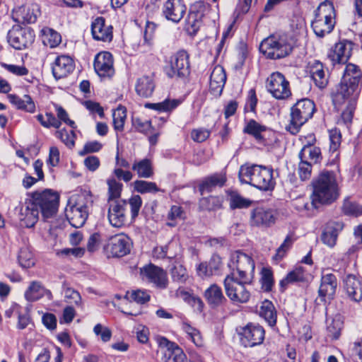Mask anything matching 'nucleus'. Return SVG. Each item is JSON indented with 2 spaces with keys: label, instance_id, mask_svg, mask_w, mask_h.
Segmentation results:
<instances>
[{
  "label": "nucleus",
  "instance_id": "nucleus-1",
  "mask_svg": "<svg viewBox=\"0 0 362 362\" xmlns=\"http://www.w3.org/2000/svg\"><path fill=\"white\" fill-rule=\"evenodd\" d=\"M310 196L312 205L319 208L335 202L339 197V189L336 174L333 171L324 170L313 182Z\"/></svg>",
  "mask_w": 362,
  "mask_h": 362
},
{
  "label": "nucleus",
  "instance_id": "nucleus-2",
  "mask_svg": "<svg viewBox=\"0 0 362 362\" xmlns=\"http://www.w3.org/2000/svg\"><path fill=\"white\" fill-rule=\"evenodd\" d=\"M242 183L249 184L262 191L272 190L276 185L273 170L259 165H243L238 173Z\"/></svg>",
  "mask_w": 362,
  "mask_h": 362
},
{
  "label": "nucleus",
  "instance_id": "nucleus-3",
  "mask_svg": "<svg viewBox=\"0 0 362 362\" xmlns=\"http://www.w3.org/2000/svg\"><path fill=\"white\" fill-rule=\"evenodd\" d=\"M128 204L131 209L132 219L134 220L142 205V199L139 195H133L128 201L120 199L108 202L107 219L112 227L119 228L124 226Z\"/></svg>",
  "mask_w": 362,
  "mask_h": 362
},
{
  "label": "nucleus",
  "instance_id": "nucleus-4",
  "mask_svg": "<svg viewBox=\"0 0 362 362\" xmlns=\"http://www.w3.org/2000/svg\"><path fill=\"white\" fill-rule=\"evenodd\" d=\"M295 44L296 40L287 34L271 35L262 41L259 49L267 58L279 59L289 55Z\"/></svg>",
  "mask_w": 362,
  "mask_h": 362
},
{
  "label": "nucleus",
  "instance_id": "nucleus-5",
  "mask_svg": "<svg viewBox=\"0 0 362 362\" xmlns=\"http://www.w3.org/2000/svg\"><path fill=\"white\" fill-rule=\"evenodd\" d=\"M335 10L329 1L322 2L317 8L311 26L318 37H324L329 34L335 25Z\"/></svg>",
  "mask_w": 362,
  "mask_h": 362
},
{
  "label": "nucleus",
  "instance_id": "nucleus-6",
  "mask_svg": "<svg viewBox=\"0 0 362 362\" xmlns=\"http://www.w3.org/2000/svg\"><path fill=\"white\" fill-rule=\"evenodd\" d=\"M362 86V71L354 64L346 65L344 74L337 87V100H341L345 95H359Z\"/></svg>",
  "mask_w": 362,
  "mask_h": 362
},
{
  "label": "nucleus",
  "instance_id": "nucleus-7",
  "mask_svg": "<svg viewBox=\"0 0 362 362\" xmlns=\"http://www.w3.org/2000/svg\"><path fill=\"white\" fill-rule=\"evenodd\" d=\"M252 280L239 279L234 274H228L224 279V288L227 296L234 303H245L249 301L251 292L248 288Z\"/></svg>",
  "mask_w": 362,
  "mask_h": 362
},
{
  "label": "nucleus",
  "instance_id": "nucleus-8",
  "mask_svg": "<svg viewBox=\"0 0 362 362\" xmlns=\"http://www.w3.org/2000/svg\"><path fill=\"white\" fill-rule=\"evenodd\" d=\"M315 111V105L313 100L303 98L298 100L291 110V121L287 127L293 134H297L300 127L306 123Z\"/></svg>",
  "mask_w": 362,
  "mask_h": 362
},
{
  "label": "nucleus",
  "instance_id": "nucleus-9",
  "mask_svg": "<svg viewBox=\"0 0 362 362\" xmlns=\"http://www.w3.org/2000/svg\"><path fill=\"white\" fill-rule=\"evenodd\" d=\"M45 218L53 216L58 210L59 194L51 189L37 190L30 193Z\"/></svg>",
  "mask_w": 362,
  "mask_h": 362
},
{
  "label": "nucleus",
  "instance_id": "nucleus-10",
  "mask_svg": "<svg viewBox=\"0 0 362 362\" xmlns=\"http://www.w3.org/2000/svg\"><path fill=\"white\" fill-rule=\"evenodd\" d=\"M228 267L230 269V274H234L235 277L253 279L255 262L250 256L237 251L231 255Z\"/></svg>",
  "mask_w": 362,
  "mask_h": 362
},
{
  "label": "nucleus",
  "instance_id": "nucleus-11",
  "mask_svg": "<svg viewBox=\"0 0 362 362\" xmlns=\"http://www.w3.org/2000/svg\"><path fill=\"white\" fill-rule=\"evenodd\" d=\"M165 72L170 78L185 77L189 74V54L185 50H180L170 57L169 64L165 67Z\"/></svg>",
  "mask_w": 362,
  "mask_h": 362
},
{
  "label": "nucleus",
  "instance_id": "nucleus-12",
  "mask_svg": "<svg viewBox=\"0 0 362 362\" xmlns=\"http://www.w3.org/2000/svg\"><path fill=\"white\" fill-rule=\"evenodd\" d=\"M21 222L27 228L33 227L39 219L40 210L30 193L16 208Z\"/></svg>",
  "mask_w": 362,
  "mask_h": 362
},
{
  "label": "nucleus",
  "instance_id": "nucleus-13",
  "mask_svg": "<svg viewBox=\"0 0 362 362\" xmlns=\"http://www.w3.org/2000/svg\"><path fill=\"white\" fill-rule=\"evenodd\" d=\"M266 86L272 96L279 100L286 99L291 94L289 82L278 71L272 73L267 78Z\"/></svg>",
  "mask_w": 362,
  "mask_h": 362
},
{
  "label": "nucleus",
  "instance_id": "nucleus-14",
  "mask_svg": "<svg viewBox=\"0 0 362 362\" xmlns=\"http://www.w3.org/2000/svg\"><path fill=\"white\" fill-rule=\"evenodd\" d=\"M8 42L16 49H23L30 45L35 39L33 31L19 25L13 26L8 33Z\"/></svg>",
  "mask_w": 362,
  "mask_h": 362
},
{
  "label": "nucleus",
  "instance_id": "nucleus-15",
  "mask_svg": "<svg viewBox=\"0 0 362 362\" xmlns=\"http://www.w3.org/2000/svg\"><path fill=\"white\" fill-rule=\"evenodd\" d=\"M40 15V6L36 3L19 6L13 9L12 12L13 21L22 24L34 23Z\"/></svg>",
  "mask_w": 362,
  "mask_h": 362
},
{
  "label": "nucleus",
  "instance_id": "nucleus-16",
  "mask_svg": "<svg viewBox=\"0 0 362 362\" xmlns=\"http://www.w3.org/2000/svg\"><path fill=\"white\" fill-rule=\"evenodd\" d=\"M131 241L129 238L123 234H117L109 239L105 250L112 257H123L130 252Z\"/></svg>",
  "mask_w": 362,
  "mask_h": 362
},
{
  "label": "nucleus",
  "instance_id": "nucleus-17",
  "mask_svg": "<svg viewBox=\"0 0 362 362\" xmlns=\"http://www.w3.org/2000/svg\"><path fill=\"white\" fill-rule=\"evenodd\" d=\"M264 334V329L262 326L249 323L242 329L241 340L245 346H255L263 342Z\"/></svg>",
  "mask_w": 362,
  "mask_h": 362
},
{
  "label": "nucleus",
  "instance_id": "nucleus-18",
  "mask_svg": "<svg viewBox=\"0 0 362 362\" xmlns=\"http://www.w3.org/2000/svg\"><path fill=\"white\" fill-rule=\"evenodd\" d=\"M343 287L347 297L352 301L362 300V280L355 274H346L343 279Z\"/></svg>",
  "mask_w": 362,
  "mask_h": 362
},
{
  "label": "nucleus",
  "instance_id": "nucleus-19",
  "mask_svg": "<svg viewBox=\"0 0 362 362\" xmlns=\"http://www.w3.org/2000/svg\"><path fill=\"white\" fill-rule=\"evenodd\" d=\"M93 66L100 77H111L115 74L112 55L108 52L98 53L95 57Z\"/></svg>",
  "mask_w": 362,
  "mask_h": 362
},
{
  "label": "nucleus",
  "instance_id": "nucleus-20",
  "mask_svg": "<svg viewBox=\"0 0 362 362\" xmlns=\"http://www.w3.org/2000/svg\"><path fill=\"white\" fill-rule=\"evenodd\" d=\"M160 347L165 348V362H187V356L182 349L175 343L170 341L165 337L158 339Z\"/></svg>",
  "mask_w": 362,
  "mask_h": 362
},
{
  "label": "nucleus",
  "instance_id": "nucleus-21",
  "mask_svg": "<svg viewBox=\"0 0 362 362\" xmlns=\"http://www.w3.org/2000/svg\"><path fill=\"white\" fill-rule=\"evenodd\" d=\"M74 59L69 55H60L55 58L52 64L54 77L58 80L68 76L74 69Z\"/></svg>",
  "mask_w": 362,
  "mask_h": 362
},
{
  "label": "nucleus",
  "instance_id": "nucleus-22",
  "mask_svg": "<svg viewBox=\"0 0 362 362\" xmlns=\"http://www.w3.org/2000/svg\"><path fill=\"white\" fill-rule=\"evenodd\" d=\"M186 9L183 0H168L163 4V13L167 20L178 23L185 14Z\"/></svg>",
  "mask_w": 362,
  "mask_h": 362
},
{
  "label": "nucleus",
  "instance_id": "nucleus-23",
  "mask_svg": "<svg viewBox=\"0 0 362 362\" xmlns=\"http://www.w3.org/2000/svg\"><path fill=\"white\" fill-rule=\"evenodd\" d=\"M65 215L70 224L74 228H80L84 225L88 216L87 206L77 203L69 204L65 209Z\"/></svg>",
  "mask_w": 362,
  "mask_h": 362
},
{
  "label": "nucleus",
  "instance_id": "nucleus-24",
  "mask_svg": "<svg viewBox=\"0 0 362 362\" xmlns=\"http://www.w3.org/2000/svg\"><path fill=\"white\" fill-rule=\"evenodd\" d=\"M113 28L107 24L103 17H97L91 23V34L94 40L110 42L113 37Z\"/></svg>",
  "mask_w": 362,
  "mask_h": 362
},
{
  "label": "nucleus",
  "instance_id": "nucleus-25",
  "mask_svg": "<svg viewBox=\"0 0 362 362\" xmlns=\"http://www.w3.org/2000/svg\"><path fill=\"white\" fill-rule=\"evenodd\" d=\"M353 43L349 40H342L334 45L329 51L328 57L335 64H345L351 55Z\"/></svg>",
  "mask_w": 362,
  "mask_h": 362
},
{
  "label": "nucleus",
  "instance_id": "nucleus-26",
  "mask_svg": "<svg viewBox=\"0 0 362 362\" xmlns=\"http://www.w3.org/2000/svg\"><path fill=\"white\" fill-rule=\"evenodd\" d=\"M276 221V214L271 209L257 207L251 211L250 223L258 227H269Z\"/></svg>",
  "mask_w": 362,
  "mask_h": 362
},
{
  "label": "nucleus",
  "instance_id": "nucleus-27",
  "mask_svg": "<svg viewBox=\"0 0 362 362\" xmlns=\"http://www.w3.org/2000/svg\"><path fill=\"white\" fill-rule=\"evenodd\" d=\"M359 95H354L353 94H349L345 95L341 100H337V93L333 95V103L335 105H340L347 102V106L344 110H343L341 117L338 121V124H349L351 122L354 112L356 109V102Z\"/></svg>",
  "mask_w": 362,
  "mask_h": 362
},
{
  "label": "nucleus",
  "instance_id": "nucleus-28",
  "mask_svg": "<svg viewBox=\"0 0 362 362\" xmlns=\"http://www.w3.org/2000/svg\"><path fill=\"white\" fill-rule=\"evenodd\" d=\"M141 274L159 288H165L168 284L166 272L160 267L150 264L141 269Z\"/></svg>",
  "mask_w": 362,
  "mask_h": 362
},
{
  "label": "nucleus",
  "instance_id": "nucleus-29",
  "mask_svg": "<svg viewBox=\"0 0 362 362\" xmlns=\"http://www.w3.org/2000/svg\"><path fill=\"white\" fill-rule=\"evenodd\" d=\"M310 76L315 86L320 89L325 88L328 83V71L319 61H314L308 66Z\"/></svg>",
  "mask_w": 362,
  "mask_h": 362
},
{
  "label": "nucleus",
  "instance_id": "nucleus-30",
  "mask_svg": "<svg viewBox=\"0 0 362 362\" xmlns=\"http://www.w3.org/2000/svg\"><path fill=\"white\" fill-rule=\"evenodd\" d=\"M337 280L333 274H325L322 276L321 284L318 290L320 300L325 301L326 297L332 298L336 292Z\"/></svg>",
  "mask_w": 362,
  "mask_h": 362
},
{
  "label": "nucleus",
  "instance_id": "nucleus-31",
  "mask_svg": "<svg viewBox=\"0 0 362 362\" xmlns=\"http://www.w3.org/2000/svg\"><path fill=\"white\" fill-rule=\"evenodd\" d=\"M226 81V74L223 66L217 65L210 76L209 89L214 95H220Z\"/></svg>",
  "mask_w": 362,
  "mask_h": 362
},
{
  "label": "nucleus",
  "instance_id": "nucleus-32",
  "mask_svg": "<svg viewBox=\"0 0 362 362\" xmlns=\"http://www.w3.org/2000/svg\"><path fill=\"white\" fill-rule=\"evenodd\" d=\"M342 228L343 224L341 222H328L321 235L322 243L329 247H333L336 245L339 233Z\"/></svg>",
  "mask_w": 362,
  "mask_h": 362
},
{
  "label": "nucleus",
  "instance_id": "nucleus-33",
  "mask_svg": "<svg viewBox=\"0 0 362 362\" xmlns=\"http://www.w3.org/2000/svg\"><path fill=\"white\" fill-rule=\"evenodd\" d=\"M308 276V274L303 267H296L280 281L279 285L281 291H284L289 284L307 281Z\"/></svg>",
  "mask_w": 362,
  "mask_h": 362
},
{
  "label": "nucleus",
  "instance_id": "nucleus-34",
  "mask_svg": "<svg viewBox=\"0 0 362 362\" xmlns=\"http://www.w3.org/2000/svg\"><path fill=\"white\" fill-rule=\"evenodd\" d=\"M8 98L10 103L18 110L30 113H33L35 111V104L29 95H23L20 97L15 94H9Z\"/></svg>",
  "mask_w": 362,
  "mask_h": 362
},
{
  "label": "nucleus",
  "instance_id": "nucleus-35",
  "mask_svg": "<svg viewBox=\"0 0 362 362\" xmlns=\"http://www.w3.org/2000/svg\"><path fill=\"white\" fill-rule=\"evenodd\" d=\"M204 297L207 303L213 308L220 306L226 301L221 287L216 284L211 285L205 291Z\"/></svg>",
  "mask_w": 362,
  "mask_h": 362
},
{
  "label": "nucleus",
  "instance_id": "nucleus-36",
  "mask_svg": "<svg viewBox=\"0 0 362 362\" xmlns=\"http://www.w3.org/2000/svg\"><path fill=\"white\" fill-rule=\"evenodd\" d=\"M259 315L269 326L274 327L276 324L277 314L273 303L268 300L261 303L258 310Z\"/></svg>",
  "mask_w": 362,
  "mask_h": 362
},
{
  "label": "nucleus",
  "instance_id": "nucleus-37",
  "mask_svg": "<svg viewBox=\"0 0 362 362\" xmlns=\"http://www.w3.org/2000/svg\"><path fill=\"white\" fill-rule=\"evenodd\" d=\"M226 182V177L223 174H214L206 177L199 185V191L202 194L209 192L216 187H222Z\"/></svg>",
  "mask_w": 362,
  "mask_h": 362
},
{
  "label": "nucleus",
  "instance_id": "nucleus-38",
  "mask_svg": "<svg viewBox=\"0 0 362 362\" xmlns=\"http://www.w3.org/2000/svg\"><path fill=\"white\" fill-rule=\"evenodd\" d=\"M154 87L155 86L152 78L143 76L137 79L135 90L140 96L147 98L152 95Z\"/></svg>",
  "mask_w": 362,
  "mask_h": 362
},
{
  "label": "nucleus",
  "instance_id": "nucleus-39",
  "mask_svg": "<svg viewBox=\"0 0 362 362\" xmlns=\"http://www.w3.org/2000/svg\"><path fill=\"white\" fill-rule=\"evenodd\" d=\"M344 322L339 315L334 317H327L326 319L327 331L328 334L332 339H337L341 334Z\"/></svg>",
  "mask_w": 362,
  "mask_h": 362
},
{
  "label": "nucleus",
  "instance_id": "nucleus-40",
  "mask_svg": "<svg viewBox=\"0 0 362 362\" xmlns=\"http://www.w3.org/2000/svg\"><path fill=\"white\" fill-rule=\"evenodd\" d=\"M298 156L300 160H310L311 164L320 163L322 159L320 148L311 145L304 146Z\"/></svg>",
  "mask_w": 362,
  "mask_h": 362
},
{
  "label": "nucleus",
  "instance_id": "nucleus-41",
  "mask_svg": "<svg viewBox=\"0 0 362 362\" xmlns=\"http://www.w3.org/2000/svg\"><path fill=\"white\" fill-rule=\"evenodd\" d=\"M132 170L136 173L139 177L149 178L153 175L152 163L148 158L134 161L132 165Z\"/></svg>",
  "mask_w": 362,
  "mask_h": 362
},
{
  "label": "nucleus",
  "instance_id": "nucleus-42",
  "mask_svg": "<svg viewBox=\"0 0 362 362\" xmlns=\"http://www.w3.org/2000/svg\"><path fill=\"white\" fill-rule=\"evenodd\" d=\"M243 132L254 136L257 141L263 142L267 127L254 119H250L244 127Z\"/></svg>",
  "mask_w": 362,
  "mask_h": 362
},
{
  "label": "nucleus",
  "instance_id": "nucleus-43",
  "mask_svg": "<svg viewBox=\"0 0 362 362\" xmlns=\"http://www.w3.org/2000/svg\"><path fill=\"white\" fill-rule=\"evenodd\" d=\"M45 292V288L39 281H32L25 292V298L28 301H35L42 298Z\"/></svg>",
  "mask_w": 362,
  "mask_h": 362
},
{
  "label": "nucleus",
  "instance_id": "nucleus-44",
  "mask_svg": "<svg viewBox=\"0 0 362 362\" xmlns=\"http://www.w3.org/2000/svg\"><path fill=\"white\" fill-rule=\"evenodd\" d=\"M170 275L173 281L185 284L189 279L186 268L179 262H175L170 269Z\"/></svg>",
  "mask_w": 362,
  "mask_h": 362
},
{
  "label": "nucleus",
  "instance_id": "nucleus-45",
  "mask_svg": "<svg viewBox=\"0 0 362 362\" xmlns=\"http://www.w3.org/2000/svg\"><path fill=\"white\" fill-rule=\"evenodd\" d=\"M182 329L187 335L188 338L198 347L204 346V339L200 332L195 327H192L187 322L182 323Z\"/></svg>",
  "mask_w": 362,
  "mask_h": 362
},
{
  "label": "nucleus",
  "instance_id": "nucleus-46",
  "mask_svg": "<svg viewBox=\"0 0 362 362\" xmlns=\"http://www.w3.org/2000/svg\"><path fill=\"white\" fill-rule=\"evenodd\" d=\"M108 186L107 203L119 200L122 190V184L117 182L115 178H109L107 180Z\"/></svg>",
  "mask_w": 362,
  "mask_h": 362
},
{
  "label": "nucleus",
  "instance_id": "nucleus-47",
  "mask_svg": "<svg viewBox=\"0 0 362 362\" xmlns=\"http://www.w3.org/2000/svg\"><path fill=\"white\" fill-rule=\"evenodd\" d=\"M114 129L122 132L124 129L127 118V110L124 106L119 105L112 113Z\"/></svg>",
  "mask_w": 362,
  "mask_h": 362
},
{
  "label": "nucleus",
  "instance_id": "nucleus-48",
  "mask_svg": "<svg viewBox=\"0 0 362 362\" xmlns=\"http://www.w3.org/2000/svg\"><path fill=\"white\" fill-rule=\"evenodd\" d=\"M134 189L141 194L156 193L159 191L157 185L153 182L138 180L134 182Z\"/></svg>",
  "mask_w": 362,
  "mask_h": 362
},
{
  "label": "nucleus",
  "instance_id": "nucleus-49",
  "mask_svg": "<svg viewBox=\"0 0 362 362\" xmlns=\"http://www.w3.org/2000/svg\"><path fill=\"white\" fill-rule=\"evenodd\" d=\"M229 203L231 209L247 208L251 204V201L243 197L236 192L229 193Z\"/></svg>",
  "mask_w": 362,
  "mask_h": 362
},
{
  "label": "nucleus",
  "instance_id": "nucleus-50",
  "mask_svg": "<svg viewBox=\"0 0 362 362\" xmlns=\"http://www.w3.org/2000/svg\"><path fill=\"white\" fill-rule=\"evenodd\" d=\"M44 43L51 48L56 47L62 41L61 35L59 33L51 28L43 30Z\"/></svg>",
  "mask_w": 362,
  "mask_h": 362
},
{
  "label": "nucleus",
  "instance_id": "nucleus-51",
  "mask_svg": "<svg viewBox=\"0 0 362 362\" xmlns=\"http://www.w3.org/2000/svg\"><path fill=\"white\" fill-rule=\"evenodd\" d=\"M260 283L264 291H270L272 290L274 285V278L272 271L269 268H262Z\"/></svg>",
  "mask_w": 362,
  "mask_h": 362
},
{
  "label": "nucleus",
  "instance_id": "nucleus-52",
  "mask_svg": "<svg viewBox=\"0 0 362 362\" xmlns=\"http://www.w3.org/2000/svg\"><path fill=\"white\" fill-rule=\"evenodd\" d=\"M55 136L59 138L67 147L72 148L75 144V132L73 129L67 131L65 129L57 131Z\"/></svg>",
  "mask_w": 362,
  "mask_h": 362
},
{
  "label": "nucleus",
  "instance_id": "nucleus-53",
  "mask_svg": "<svg viewBox=\"0 0 362 362\" xmlns=\"http://www.w3.org/2000/svg\"><path fill=\"white\" fill-rule=\"evenodd\" d=\"M18 260L20 266L23 268H30L34 265L33 254L28 248L21 249L18 256Z\"/></svg>",
  "mask_w": 362,
  "mask_h": 362
},
{
  "label": "nucleus",
  "instance_id": "nucleus-54",
  "mask_svg": "<svg viewBox=\"0 0 362 362\" xmlns=\"http://www.w3.org/2000/svg\"><path fill=\"white\" fill-rule=\"evenodd\" d=\"M343 211L346 215L358 216L362 215V206L349 199H346L342 206Z\"/></svg>",
  "mask_w": 362,
  "mask_h": 362
},
{
  "label": "nucleus",
  "instance_id": "nucleus-55",
  "mask_svg": "<svg viewBox=\"0 0 362 362\" xmlns=\"http://www.w3.org/2000/svg\"><path fill=\"white\" fill-rule=\"evenodd\" d=\"M312 164L308 160H300L298 164V174L301 180H308L311 177Z\"/></svg>",
  "mask_w": 362,
  "mask_h": 362
},
{
  "label": "nucleus",
  "instance_id": "nucleus-56",
  "mask_svg": "<svg viewBox=\"0 0 362 362\" xmlns=\"http://www.w3.org/2000/svg\"><path fill=\"white\" fill-rule=\"evenodd\" d=\"M126 297L128 300H133L139 304H144L150 300L149 294L141 290L133 291L127 293Z\"/></svg>",
  "mask_w": 362,
  "mask_h": 362
},
{
  "label": "nucleus",
  "instance_id": "nucleus-57",
  "mask_svg": "<svg viewBox=\"0 0 362 362\" xmlns=\"http://www.w3.org/2000/svg\"><path fill=\"white\" fill-rule=\"evenodd\" d=\"M180 104V100L176 99H166L164 101L156 104H151V106L159 111H170L177 107Z\"/></svg>",
  "mask_w": 362,
  "mask_h": 362
},
{
  "label": "nucleus",
  "instance_id": "nucleus-58",
  "mask_svg": "<svg viewBox=\"0 0 362 362\" xmlns=\"http://www.w3.org/2000/svg\"><path fill=\"white\" fill-rule=\"evenodd\" d=\"M64 298L66 302L68 303H74L76 305H81V297L80 293L71 288H65Z\"/></svg>",
  "mask_w": 362,
  "mask_h": 362
},
{
  "label": "nucleus",
  "instance_id": "nucleus-59",
  "mask_svg": "<svg viewBox=\"0 0 362 362\" xmlns=\"http://www.w3.org/2000/svg\"><path fill=\"white\" fill-rule=\"evenodd\" d=\"M132 124L134 128L139 132L144 134L152 133V127L151 121H142L141 119L136 117L133 118Z\"/></svg>",
  "mask_w": 362,
  "mask_h": 362
},
{
  "label": "nucleus",
  "instance_id": "nucleus-60",
  "mask_svg": "<svg viewBox=\"0 0 362 362\" xmlns=\"http://www.w3.org/2000/svg\"><path fill=\"white\" fill-rule=\"evenodd\" d=\"M341 133L340 131L334 129L329 131V150L332 152L336 151L341 144Z\"/></svg>",
  "mask_w": 362,
  "mask_h": 362
},
{
  "label": "nucleus",
  "instance_id": "nucleus-61",
  "mask_svg": "<svg viewBox=\"0 0 362 362\" xmlns=\"http://www.w3.org/2000/svg\"><path fill=\"white\" fill-rule=\"evenodd\" d=\"M291 27L294 32L295 36L293 37L296 40V41L297 40L296 38L297 36L303 35L305 33V24L304 20L301 18H297L296 21L293 20L291 24Z\"/></svg>",
  "mask_w": 362,
  "mask_h": 362
},
{
  "label": "nucleus",
  "instance_id": "nucleus-62",
  "mask_svg": "<svg viewBox=\"0 0 362 362\" xmlns=\"http://www.w3.org/2000/svg\"><path fill=\"white\" fill-rule=\"evenodd\" d=\"M102 144L98 141L86 142L83 149L79 152V155L84 156L87 153L98 152L102 148Z\"/></svg>",
  "mask_w": 362,
  "mask_h": 362
},
{
  "label": "nucleus",
  "instance_id": "nucleus-63",
  "mask_svg": "<svg viewBox=\"0 0 362 362\" xmlns=\"http://www.w3.org/2000/svg\"><path fill=\"white\" fill-rule=\"evenodd\" d=\"M55 110L57 115V119L61 122H64L65 124L70 126L72 129L76 128L75 122L69 118L68 113L62 107L56 105Z\"/></svg>",
  "mask_w": 362,
  "mask_h": 362
},
{
  "label": "nucleus",
  "instance_id": "nucleus-64",
  "mask_svg": "<svg viewBox=\"0 0 362 362\" xmlns=\"http://www.w3.org/2000/svg\"><path fill=\"white\" fill-rule=\"evenodd\" d=\"M93 332L96 335H100V338L103 342L109 341L111 339L112 332L110 329L103 327L100 324H97L94 327Z\"/></svg>",
  "mask_w": 362,
  "mask_h": 362
}]
</instances>
